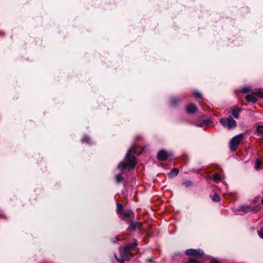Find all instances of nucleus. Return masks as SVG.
Instances as JSON below:
<instances>
[{"instance_id":"nucleus-1","label":"nucleus","mask_w":263,"mask_h":263,"mask_svg":"<svg viewBox=\"0 0 263 263\" xmlns=\"http://www.w3.org/2000/svg\"><path fill=\"white\" fill-rule=\"evenodd\" d=\"M133 152L132 148L128 149L125 156V159L127 162H121L118 165L119 168L123 170L128 166L130 169H132L136 166L137 164L136 158Z\"/></svg>"},{"instance_id":"nucleus-2","label":"nucleus","mask_w":263,"mask_h":263,"mask_svg":"<svg viewBox=\"0 0 263 263\" xmlns=\"http://www.w3.org/2000/svg\"><path fill=\"white\" fill-rule=\"evenodd\" d=\"M120 257H117L116 253L114 254L115 257L120 263H124L125 260H129L132 256L130 252L125 247L120 249Z\"/></svg>"},{"instance_id":"nucleus-3","label":"nucleus","mask_w":263,"mask_h":263,"mask_svg":"<svg viewBox=\"0 0 263 263\" xmlns=\"http://www.w3.org/2000/svg\"><path fill=\"white\" fill-rule=\"evenodd\" d=\"M220 123L225 127H227L229 129H232L237 126L236 121L229 116L227 118H221L220 119Z\"/></svg>"},{"instance_id":"nucleus-4","label":"nucleus","mask_w":263,"mask_h":263,"mask_svg":"<svg viewBox=\"0 0 263 263\" xmlns=\"http://www.w3.org/2000/svg\"><path fill=\"white\" fill-rule=\"evenodd\" d=\"M242 138V134H238L233 137L229 142L230 150L232 152L236 151Z\"/></svg>"},{"instance_id":"nucleus-5","label":"nucleus","mask_w":263,"mask_h":263,"mask_svg":"<svg viewBox=\"0 0 263 263\" xmlns=\"http://www.w3.org/2000/svg\"><path fill=\"white\" fill-rule=\"evenodd\" d=\"M260 205H256L253 207L250 206L249 205H241L238 208V211L243 212L244 213H248L250 212H254V213H257L260 209Z\"/></svg>"},{"instance_id":"nucleus-6","label":"nucleus","mask_w":263,"mask_h":263,"mask_svg":"<svg viewBox=\"0 0 263 263\" xmlns=\"http://www.w3.org/2000/svg\"><path fill=\"white\" fill-rule=\"evenodd\" d=\"M185 253L187 255H194L199 257H201L204 255L203 251L199 249H188L185 251Z\"/></svg>"},{"instance_id":"nucleus-7","label":"nucleus","mask_w":263,"mask_h":263,"mask_svg":"<svg viewBox=\"0 0 263 263\" xmlns=\"http://www.w3.org/2000/svg\"><path fill=\"white\" fill-rule=\"evenodd\" d=\"M120 215V217L124 219H128L133 218L134 217V215L132 211L130 210H123L122 211Z\"/></svg>"},{"instance_id":"nucleus-8","label":"nucleus","mask_w":263,"mask_h":263,"mask_svg":"<svg viewBox=\"0 0 263 263\" xmlns=\"http://www.w3.org/2000/svg\"><path fill=\"white\" fill-rule=\"evenodd\" d=\"M128 229L131 231H136V230L141 231L142 230V224L140 222H132L130 223V225L128 227Z\"/></svg>"},{"instance_id":"nucleus-9","label":"nucleus","mask_w":263,"mask_h":263,"mask_svg":"<svg viewBox=\"0 0 263 263\" xmlns=\"http://www.w3.org/2000/svg\"><path fill=\"white\" fill-rule=\"evenodd\" d=\"M186 110L188 114L194 115L198 111V108L194 104H190L186 106Z\"/></svg>"},{"instance_id":"nucleus-10","label":"nucleus","mask_w":263,"mask_h":263,"mask_svg":"<svg viewBox=\"0 0 263 263\" xmlns=\"http://www.w3.org/2000/svg\"><path fill=\"white\" fill-rule=\"evenodd\" d=\"M181 98L178 97H172L170 99V103L171 106L177 107L178 105L181 103Z\"/></svg>"},{"instance_id":"nucleus-11","label":"nucleus","mask_w":263,"mask_h":263,"mask_svg":"<svg viewBox=\"0 0 263 263\" xmlns=\"http://www.w3.org/2000/svg\"><path fill=\"white\" fill-rule=\"evenodd\" d=\"M241 108L237 107V106L234 107L230 111L234 118L235 119H238L239 117V113L242 111Z\"/></svg>"},{"instance_id":"nucleus-12","label":"nucleus","mask_w":263,"mask_h":263,"mask_svg":"<svg viewBox=\"0 0 263 263\" xmlns=\"http://www.w3.org/2000/svg\"><path fill=\"white\" fill-rule=\"evenodd\" d=\"M179 172V169L177 167H174L169 173H167L170 178H173L177 176Z\"/></svg>"},{"instance_id":"nucleus-13","label":"nucleus","mask_w":263,"mask_h":263,"mask_svg":"<svg viewBox=\"0 0 263 263\" xmlns=\"http://www.w3.org/2000/svg\"><path fill=\"white\" fill-rule=\"evenodd\" d=\"M245 98L247 101L253 103H255L257 101V98L252 95H247Z\"/></svg>"},{"instance_id":"nucleus-14","label":"nucleus","mask_w":263,"mask_h":263,"mask_svg":"<svg viewBox=\"0 0 263 263\" xmlns=\"http://www.w3.org/2000/svg\"><path fill=\"white\" fill-rule=\"evenodd\" d=\"M157 159L159 161L164 160V149H161L159 151L157 155Z\"/></svg>"},{"instance_id":"nucleus-15","label":"nucleus","mask_w":263,"mask_h":263,"mask_svg":"<svg viewBox=\"0 0 263 263\" xmlns=\"http://www.w3.org/2000/svg\"><path fill=\"white\" fill-rule=\"evenodd\" d=\"M174 157V154L172 152L165 151V161L169 160L171 161Z\"/></svg>"},{"instance_id":"nucleus-16","label":"nucleus","mask_w":263,"mask_h":263,"mask_svg":"<svg viewBox=\"0 0 263 263\" xmlns=\"http://www.w3.org/2000/svg\"><path fill=\"white\" fill-rule=\"evenodd\" d=\"M221 180V175L219 173H216L213 176V180L215 182L220 181Z\"/></svg>"},{"instance_id":"nucleus-17","label":"nucleus","mask_w":263,"mask_h":263,"mask_svg":"<svg viewBox=\"0 0 263 263\" xmlns=\"http://www.w3.org/2000/svg\"><path fill=\"white\" fill-rule=\"evenodd\" d=\"M193 95L194 97L196 99H201L202 98V94L198 91L197 90H194L192 92Z\"/></svg>"},{"instance_id":"nucleus-18","label":"nucleus","mask_w":263,"mask_h":263,"mask_svg":"<svg viewBox=\"0 0 263 263\" xmlns=\"http://www.w3.org/2000/svg\"><path fill=\"white\" fill-rule=\"evenodd\" d=\"M115 179L117 183H119L124 180V177L121 174L116 175Z\"/></svg>"},{"instance_id":"nucleus-19","label":"nucleus","mask_w":263,"mask_h":263,"mask_svg":"<svg viewBox=\"0 0 263 263\" xmlns=\"http://www.w3.org/2000/svg\"><path fill=\"white\" fill-rule=\"evenodd\" d=\"M82 142L83 143L86 142V143L90 144V142H91V140L88 136L85 135L82 139Z\"/></svg>"},{"instance_id":"nucleus-20","label":"nucleus","mask_w":263,"mask_h":263,"mask_svg":"<svg viewBox=\"0 0 263 263\" xmlns=\"http://www.w3.org/2000/svg\"><path fill=\"white\" fill-rule=\"evenodd\" d=\"M256 132L258 134H261L263 137V125H258L256 127Z\"/></svg>"},{"instance_id":"nucleus-21","label":"nucleus","mask_w":263,"mask_h":263,"mask_svg":"<svg viewBox=\"0 0 263 263\" xmlns=\"http://www.w3.org/2000/svg\"><path fill=\"white\" fill-rule=\"evenodd\" d=\"M212 200L214 202H219L220 201V197L218 194L215 193L213 196Z\"/></svg>"},{"instance_id":"nucleus-22","label":"nucleus","mask_w":263,"mask_h":263,"mask_svg":"<svg viewBox=\"0 0 263 263\" xmlns=\"http://www.w3.org/2000/svg\"><path fill=\"white\" fill-rule=\"evenodd\" d=\"M117 213L118 214H120L122 211H123V206L122 204H121L120 203H117Z\"/></svg>"},{"instance_id":"nucleus-23","label":"nucleus","mask_w":263,"mask_h":263,"mask_svg":"<svg viewBox=\"0 0 263 263\" xmlns=\"http://www.w3.org/2000/svg\"><path fill=\"white\" fill-rule=\"evenodd\" d=\"M251 90V88L250 87H245L241 89V92L243 93H246Z\"/></svg>"},{"instance_id":"nucleus-24","label":"nucleus","mask_w":263,"mask_h":263,"mask_svg":"<svg viewBox=\"0 0 263 263\" xmlns=\"http://www.w3.org/2000/svg\"><path fill=\"white\" fill-rule=\"evenodd\" d=\"M187 263H202V262L196 259L190 258L188 260Z\"/></svg>"},{"instance_id":"nucleus-25","label":"nucleus","mask_w":263,"mask_h":263,"mask_svg":"<svg viewBox=\"0 0 263 263\" xmlns=\"http://www.w3.org/2000/svg\"><path fill=\"white\" fill-rule=\"evenodd\" d=\"M183 185H184L186 187H188L191 186L192 184V182L191 181L185 180L183 182Z\"/></svg>"},{"instance_id":"nucleus-26","label":"nucleus","mask_w":263,"mask_h":263,"mask_svg":"<svg viewBox=\"0 0 263 263\" xmlns=\"http://www.w3.org/2000/svg\"><path fill=\"white\" fill-rule=\"evenodd\" d=\"M261 164V161L259 159H256L255 160V168L257 169Z\"/></svg>"},{"instance_id":"nucleus-27","label":"nucleus","mask_w":263,"mask_h":263,"mask_svg":"<svg viewBox=\"0 0 263 263\" xmlns=\"http://www.w3.org/2000/svg\"><path fill=\"white\" fill-rule=\"evenodd\" d=\"M211 122V121L209 119L204 120L202 121V123L204 125H208Z\"/></svg>"},{"instance_id":"nucleus-28","label":"nucleus","mask_w":263,"mask_h":263,"mask_svg":"<svg viewBox=\"0 0 263 263\" xmlns=\"http://www.w3.org/2000/svg\"><path fill=\"white\" fill-rule=\"evenodd\" d=\"M259 236L263 239V228L258 231Z\"/></svg>"},{"instance_id":"nucleus-29","label":"nucleus","mask_w":263,"mask_h":263,"mask_svg":"<svg viewBox=\"0 0 263 263\" xmlns=\"http://www.w3.org/2000/svg\"><path fill=\"white\" fill-rule=\"evenodd\" d=\"M125 247L126 248H127V250H128L129 252H130L131 250H132V249L134 248V247L132 246V245L131 244H127V245H126L125 246Z\"/></svg>"},{"instance_id":"nucleus-30","label":"nucleus","mask_w":263,"mask_h":263,"mask_svg":"<svg viewBox=\"0 0 263 263\" xmlns=\"http://www.w3.org/2000/svg\"><path fill=\"white\" fill-rule=\"evenodd\" d=\"M132 246L134 247V248L136 247H137L138 245V241L136 240L134 241V242L131 244Z\"/></svg>"},{"instance_id":"nucleus-31","label":"nucleus","mask_w":263,"mask_h":263,"mask_svg":"<svg viewBox=\"0 0 263 263\" xmlns=\"http://www.w3.org/2000/svg\"><path fill=\"white\" fill-rule=\"evenodd\" d=\"M210 263H219V261L215 258H212L210 261Z\"/></svg>"},{"instance_id":"nucleus-32","label":"nucleus","mask_w":263,"mask_h":263,"mask_svg":"<svg viewBox=\"0 0 263 263\" xmlns=\"http://www.w3.org/2000/svg\"><path fill=\"white\" fill-rule=\"evenodd\" d=\"M202 125H204L202 123V122L201 123H200L199 124H197V126L198 127H202Z\"/></svg>"},{"instance_id":"nucleus-33","label":"nucleus","mask_w":263,"mask_h":263,"mask_svg":"<svg viewBox=\"0 0 263 263\" xmlns=\"http://www.w3.org/2000/svg\"><path fill=\"white\" fill-rule=\"evenodd\" d=\"M115 239H116V241H119V239L118 238H116Z\"/></svg>"},{"instance_id":"nucleus-34","label":"nucleus","mask_w":263,"mask_h":263,"mask_svg":"<svg viewBox=\"0 0 263 263\" xmlns=\"http://www.w3.org/2000/svg\"><path fill=\"white\" fill-rule=\"evenodd\" d=\"M261 204L263 205V198L261 199Z\"/></svg>"},{"instance_id":"nucleus-35","label":"nucleus","mask_w":263,"mask_h":263,"mask_svg":"<svg viewBox=\"0 0 263 263\" xmlns=\"http://www.w3.org/2000/svg\"><path fill=\"white\" fill-rule=\"evenodd\" d=\"M260 91H261V89H260V88H259V89H258V91H257V92H260Z\"/></svg>"},{"instance_id":"nucleus-36","label":"nucleus","mask_w":263,"mask_h":263,"mask_svg":"<svg viewBox=\"0 0 263 263\" xmlns=\"http://www.w3.org/2000/svg\"><path fill=\"white\" fill-rule=\"evenodd\" d=\"M261 194L263 195V189L262 191H261Z\"/></svg>"}]
</instances>
